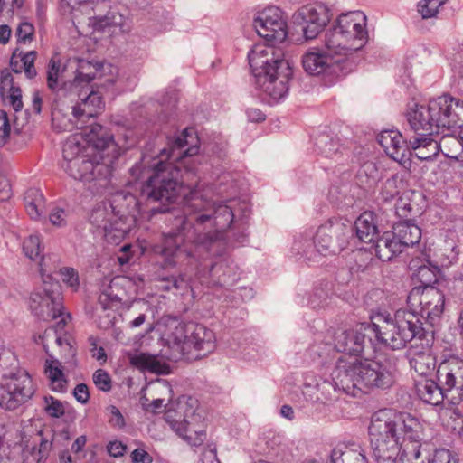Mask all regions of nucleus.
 <instances>
[{
	"instance_id": "obj_52",
	"label": "nucleus",
	"mask_w": 463,
	"mask_h": 463,
	"mask_svg": "<svg viewBox=\"0 0 463 463\" xmlns=\"http://www.w3.org/2000/svg\"><path fill=\"white\" fill-rule=\"evenodd\" d=\"M118 302V298L116 295H110L108 292H102L98 299L96 307H99L101 312L113 310L114 306Z\"/></svg>"
},
{
	"instance_id": "obj_2",
	"label": "nucleus",
	"mask_w": 463,
	"mask_h": 463,
	"mask_svg": "<svg viewBox=\"0 0 463 463\" xmlns=\"http://www.w3.org/2000/svg\"><path fill=\"white\" fill-rule=\"evenodd\" d=\"M198 147L192 146L184 151L185 161L184 192L181 203L184 204V216L176 219L175 229L164 234L161 244L156 245L155 252L164 259L163 267L172 268L177 263L187 260V265L197 269L201 261L214 255V248L219 245L223 232L233 222L242 221L250 212V204L245 201L230 200L226 203H216L206 198L198 186L197 174L192 167L195 159H190L197 154Z\"/></svg>"
},
{
	"instance_id": "obj_15",
	"label": "nucleus",
	"mask_w": 463,
	"mask_h": 463,
	"mask_svg": "<svg viewBox=\"0 0 463 463\" xmlns=\"http://www.w3.org/2000/svg\"><path fill=\"white\" fill-rule=\"evenodd\" d=\"M408 303L411 307H419L418 311H412L418 320V316H420L430 326H434L443 313L445 296L435 287L413 288L409 293ZM418 325L423 328L420 321Z\"/></svg>"
},
{
	"instance_id": "obj_31",
	"label": "nucleus",
	"mask_w": 463,
	"mask_h": 463,
	"mask_svg": "<svg viewBox=\"0 0 463 463\" xmlns=\"http://www.w3.org/2000/svg\"><path fill=\"white\" fill-rule=\"evenodd\" d=\"M331 460L333 463H368L364 450L354 442L335 447L331 453Z\"/></svg>"
},
{
	"instance_id": "obj_30",
	"label": "nucleus",
	"mask_w": 463,
	"mask_h": 463,
	"mask_svg": "<svg viewBox=\"0 0 463 463\" xmlns=\"http://www.w3.org/2000/svg\"><path fill=\"white\" fill-rule=\"evenodd\" d=\"M304 386V392L306 394L309 395L311 399L322 403L335 401L338 398V395L342 393L340 390H336L335 388V383L331 379L324 380L320 383H316L315 384H312L311 383H305Z\"/></svg>"
},
{
	"instance_id": "obj_63",
	"label": "nucleus",
	"mask_w": 463,
	"mask_h": 463,
	"mask_svg": "<svg viewBox=\"0 0 463 463\" xmlns=\"http://www.w3.org/2000/svg\"><path fill=\"white\" fill-rule=\"evenodd\" d=\"M167 281L171 283V285L165 286L166 290H170L171 288L181 289L188 287V282L183 275L179 278L172 277V279Z\"/></svg>"
},
{
	"instance_id": "obj_60",
	"label": "nucleus",
	"mask_w": 463,
	"mask_h": 463,
	"mask_svg": "<svg viewBox=\"0 0 463 463\" xmlns=\"http://www.w3.org/2000/svg\"><path fill=\"white\" fill-rule=\"evenodd\" d=\"M133 463H152V457L142 449H136L131 453Z\"/></svg>"
},
{
	"instance_id": "obj_61",
	"label": "nucleus",
	"mask_w": 463,
	"mask_h": 463,
	"mask_svg": "<svg viewBox=\"0 0 463 463\" xmlns=\"http://www.w3.org/2000/svg\"><path fill=\"white\" fill-rule=\"evenodd\" d=\"M458 402L456 403V406H451L450 408L446 409V413L454 414L456 419L462 418L463 411V389L458 392Z\"/></svg>"
},
{
	"instance_id": "obj_7",
	"label": "nucleus",
	"mask_w": 463,
	"mask_h": 463,
	"mask_svg": "<svg viewBox=\"0 0 463 463\" xmlns=\"http://www.w3.org/2000/svg\"><path fill=\"white\" fill-rule=\"evenodd\" d=\"M411 129L419 136H431L451 128H460L463 140V101L449 95L413 104L406 113Z\"/></svg>"
},
{
	"instance_id": "obj_46",
	"label": "nucleus",
	"mask_w": 463,
	"mask_h": 463,
	"mask_svg": "<svg viewBox=\"0 0 463 463\" xmlns=\"http://www.w3.org/2000/svg\"><path fill=\"white\" fill-rule=\"evenodd\" d=\"M445 2L446 0H420L418 4V12L423 19L434 17Z\"/></svg>"
},
{
	"instance_id": "obj_62",
	"label": "nucleus",
	"mask_w": 463,
	"mask_h": 463,
	"mask_svg": "<svg viewBox=\"0 0 463 463\" xmlns=\"http://www.w3.org/2000/svg\"><path fill=\"white\" fill-rule=\"evenodd\" d=\"M12 196V190L9 181L0 177V201L5 202Z\"/></svg>"
},
{
	"instance_id": "obj_23",
	"label": "nucleus",
	"mask_w": 463,
	"mask_h": 463,
	"mask_svg": "<svg viewBox=\"0 0 463 463\" xmlns=\"http://www.w3.org/2000/svg\"><path fill=\"white\" fill-rule=\"evenodd\" d=\"M377 140L390 158L405 168L411 166L410 156L411 152L400 131L396 129L383 130Z\"/></svg>"
},
{
	"instance_id": "obj_34",
	"label": "nucleus",
	"mask_w": 463,
	"mask_h": 463,
	"mask_svg": "<svg viewBox=\"0 0 463 463\" xmlns=\"http://www.w3.org/2000/svg\"><path fill=\"white\" fill-rule=\"evenodd\" d=\"M131 364L141 371H147L156 374H167L169 366L162 362L156 355L147 353H140L133 355Z\"/></svg>"
},
{
	"instance_id": "obj_16",
	"label": "nucleus",
	"mask_w": 463,
	"mask_h": 463,
	"mask_svg": "<svg viewBox=\"0 0 463 463\" xmlns=\"http://www.w3.org/2000/svg\"><path fill=\"white\" fill-rule=\"evenodd\" d=\"M356 388L358 394L364 389L388 388L393 383V371L390 364L379 361L355 358Z\"/></svg>"
},
{
	"instance_id": "obj_50",
	"label": "nucleus",
	"mask_w": 463,
	"mask_h": 463,
	"mask_svg": "<svg viewBox=\"0 0 463 463\" xmlns=\"http://www.w3.org/2000/svg\"><path fill=\"white\" fill-rule=\"evenodd\" d=\"M62 281L73 291H77L80 286L79 274L73 268L65 267L60 269Z\"/></svg>"
},
{
	"instance_id": "obj_57",
	"label": "nucleus",
	"mask_w": 463,
	"mask_h": 463,
	"mask_svg": "<svg viewBox=\"0 0 463 463\" xmlns=\"http://www.w3.org/2000/svg\"><path fill=\"white\" fill-rule=\"evenodd\" d=\"M73 395L79 402L82 404L87 403L90 400L88 386L85 383L77 384L74 388Z\"/></svg>"
},
{
	"instance_id": "obj_1",
	"label": "nucleus",
	"mask_w": 463,
	"mask_h": 463,
	"mask_svg": "<svg viewBox=\"0 0 463 463\" xmlns=\"http://www.w3.org/2000/svg\"><path fill=\"white\" fill-rule=\"evenodd\" d=\"M193 129L185 128L174 140L170 151L147 144L141 160L129 170L131 176L138 180L147 175L140 187V197L128 191L117 192L109 205L95 208L90 222L99 235L111 244H118L135 226L138 215L145 212L142 202L160 203L162 207L151 208L150 212L165 213L167 205L178 202L184 192V152H177L187 144Z\"/></svg>"
},
{
	"instance_id": "obj_42",
	"label": "nucleus",
	"mask_w": 463,
	"mask_h": 463,
	"mask_svg": "<svg viewBox=\"0 0 463 463\" xmlns=\"http://www.w3.org/2000/svg\"><path fill=\"white\" fill-rule=\"evenodd\" d=\"M70 208L65 203H56L51 205L48 214L49 222L57 228H64L68 224Z\"/></svg>"
},
{
	"instance_id": "obj_54",
	"label": "nucleus",
	"mask_w": 463,
	"mask_h": 463,
	"mask_svg": "<svg viewBox=\"0 0 463 463\" xmlns=\"http://www.w3.org/2000/svg\"><path fill=\"white\" fill-rule=\"evenodd\" d=\"M34 33V28L32 24L24 22L21 23L16 31V37L19 43H25L31 41Z\"/></svg>"
},
{
	"instance_id": "obj_13",
	"label": "nucleus",
	"mask_w": 463,
	"mask_h": 463,
	"mask_svg": "<svg viewBox=\"0 0 463 463\" xmlns=\"http://www.w3.org/2000/svg\"><path fill=\"white\" fill-rule=\"evenodd\" d=\"M90 131V141L94 148H99L105 158L111 159V164L120 151L128 150L137 143L135 130L129 128L118 127L115 135H109L101 125L92 124Z\"/></svg>"
},
{
	"instance_id": "obj_35",
	"label": "nucleus",
	"mask_w": 463,
	"mask_h": 463,
	"mask_svg": "<svg viewBox=\"0 0 463 463\" xmlns=\"http://www.w3.org/2000/svg\"><path fill=\"white\" fill-rule=\"evenodd\" d=\"M169 423L172 430L192 446H200L206 437L204 430L193 429L186 420H172Z\"/></svg>"
},
{
	"instance_id": "obj_36",
	"label": "nucleus",
	"mask_w": 463,
	"mask_h": 463,
	"mask_svg": "<svg viewBox=\"0 0 463 463\" xmlns=\"http://www.w3.org/2000/svg\"><path fill=\"white\" fill-rule=\"evenodd\" d=\"M414 156L420 160H430L439 152L438 141L431 137H415L410 141Z\"/></svg>"
},
{
	"instance_id": "obj_6",
	"label": "nucleus",
	"mask_w": 463,
	"mask_h": 463,
	"mask_svg": "<svg viewBox=\"0 0 463 463\" xmlns=\"http://www.w3.org/2000/svg\"><path fill=\"white\" fill-rule=\"evenodd\" d=\"M90 129L84 138L81 133H77L67 138L63 145V163L61 167L73 179L90 183L92 181L102 182L100 185H106L111 175V159L105 158L99 148H90L93 146L90 141Z\"/></svg>"
},
{
	"instance_id": "obj_5",
	"label": "nucleus",
	"mask_w": 463,
	"mask_h": 463,
	"mask_svg": "<svg viewBox=\"0 0 463 463\" xmlns=\"http://www.w3.org/2000/svg\"><path fill=\"white\" fill-rule=\"evenodd\" d=\"M249 64L255 78L257 88L277 103L288 92V82L292 77L291 66L282 50L273 45L258 43L248 53Z\"/></svg>"
},
{
	"instance_id": "obj_17",
	"label": "nucleus",
	"mask_w": 463,
	"mask_h": 463,
	"mask_svg": "<svg viewBox=\"0 0 463 463\" xmlns=\"http://www.w3.org/2000/svg\"><path fill=\"white\" fill-rule=\"evenodd\" d=\"M35 392L33 383L26 372H18L6 378L0 390V407L13 411L29 401Z\"/></svg>"
},
{
	"instance_id": "obj_22",
	"label": "nucleus",
	"mask_w": 463,
	"mask_h": 463,
	"mask_svg": "<svg viewBox=\"0 0 463 463\" xmlns=\"http://www.w3.org/2000/svg\"><path fill=\"white\" fill-rule=\"evenodd\" d=\"M355 358H345L340 355L330 373V379L335 388L347 395L357 396Z\"/></svg>"
},
{
	"instance_id": "obj_12",
	"label": "nucleus",
	"mask_w": 463,
	"mask_h": 463,
	"mask_svg": "<svg viewBox=\"0 0 463 463\" xmlns=\"http://www.w3.org/2000/svg\"><path fill=\"white\" fill-rule=\"evenodd\" d=\"M43 293L35 292L31 295L29 307L35 316L43 320L61 317V320L54 327L46 329L43 335L39 337L45 352L48 353V342L50 339L54 340L59 346L62 345V339L58 335V331L63 330L67 319H70L71 317L69 314L63 313L62 298L59 291V283L47 281L43 274Z\"/></svg>"
},
{
	"instance_id": "obj_3",
	"label": "nucleus",
	"mask_w": 463,
	"mask_h": 463,
	"mask_svg": "<svg viewBox=\"0 0 463 463\" xmlns=\"http://www.w3.org/2000/svg\"><path fill=\"white\" fill-rule=\"evenodd\" d=\"M369 435L376 463H402L404 458L418 459L423 427L407 412L383 409L371 418Z\"/></svg>"
},
{
	"instance_id": "obj_37",
	"label": "nucleus",
	"mask_w": 463,
	"mask_h": 463,
	"mask_svg": "<svg viewBox=\"0 0 463 463\" xmlns=\"http://www.w3.org/2000/svg\"><path fill=\"white\" fill-rule=\"evenodd\" d=\"M316 146L319 152L326 158L337 162L343 156V148L339 144L338 138L323 134L317 138Z\"/></svg>"
},
{
	"instance_id": "obj_38",
	"label": "nucleus",
	"mask_w": 463,
	"mask_h": 463,
	"mask_svg": "<svg viewBox=\"0 0 463 463\" xmlns=\"http://www.w3.org/2000/svg\"><path fill=\"white\" fill-rule=\"evenodd\" d=\"M45 373L54 392H64L66 391L67 381L58 360H46Z\"/></svg>"
},
{
	"instance_id": "obj_51",
	"label": "nucleus",
	"mask_w": 463,
	"mask_h": 463,
	"mask_svg": "<svg viewBox=\"0 0 463 463\" xmlns=\"http://www.w3.org/2000/svg\"><path fill=\"white\" fill-rule=\"evenodd\" d=\"M96 312V322L98 326L102 329H108L114 324L115 314L114 310H108L107 312H101L99 307L95 308Z\"/></svg>"
},
{
	"instance_id": "obj_14",
	"label": "nucleus",
	"mask_w": 463,
	"mask_h": 463,
	"mask_svg": "<svg viewBox=\"0 0 463 463\" xmlns=\"http://www.w3.org/2000/svg\"><path fill=\"white\" fill-rule=\"evenodd\" d=\"M344 57L342 53L328 49L324 43V48H308L301 56V64L307 74L331 80L339 77Z\"/></svg>"
},
{
	"instance_id": "obj_59",
	"label": "nucleus",
	"mask_w": 463,
	"mask_h": 463,
	"mask_svg": "<svg viewBox=\"0 0 463 463\" xmlns=\"http://www.w3.org/2000/svg\"><path fill=\"white\" fill-rule=\"evenodd\" d=\"M126 445L123 444L121 441L114 440L110 441L108 444V452L110 456L114 458H118L124 455L126 451Z\"/></svg>"
},
{
	"instance_id": "obj_10",
	"label": "nucleus",
	"mask_w": 463,
	"mask_h": 463,
	"mask_svg": "<svg viewBox=\"0 0 463 463\" xmlns=\"http://www.w3.org/2000/svg\"><path fill=\"white\" fill-rule=\"evenodd\" d=\"M169 359H199L215 349V335L203 325L179 323L165 338Z\"/></svg>"
},
{
	"instance_id": "obj_41",
	"label": "nucleus",
	"mask_w": 463,
	"mask_h": 463,
	"mask_svg": "<svg viewBox=\"0 0 463 463\" xmlns=\"http://www.w3.org/2000/svg\"><path fill=\"white\" fill-rule=\"evenodd\" d=\"M439 151L448 158L458 159L463 155V140L454 135H444L438 142Z\"/></svg>"
},
{
	"instance_id": "obj_47",
	"label": "nucleus",
	"mask_w": 463,
	"mask_h": 463,
	"mask_svg": "<svg viewBox=\"0 0 463 463\" xmlns=\"http://www.w3.org/2000/svg\"><path fill=\"white\" fill-rule=\"evenodd\" d=\"M43 402V410L50 417L61 418L65 414L64 404L58 399H55L54 397L48 395L44 396Z\"/></svg>"
},
{
	"instance_id": "obj_9",
	"label": "nucleus",
	"mask_w": 463,
	"mask_h": 463,
	"mask_svg": "<svg viewBox=\"0 0 463 463\" xmlns=\"http://www.w3.org/2000/svg\"><path fill=\"white\" fill-rule=\"evenodd\" d=\"M353 234L352 225L334 219L321 224L315 233L301 234L292 246V250L307 260L317 262L321 256L335 255L348 244Z\"/></svg>"
},
{
	"instance_id": "obj_64",
	"label": "nucleus",
	"mask_w": 463,
	"mask_h": 463,
	"mask_svg": "<svg viewBox=\"0 0 463 463\" xmlns=\"http://www.w3.org/2000/svg\"><path fill=\"white\" fill-rule=\"evenodd\" d=\"M246 113H247V117L250 121L260 122V121H263L265 119L264 113L259 109H255V108L249 109L246 111Z\"/></svg>"
},
{
	"instance_id": "obj_28",
	"label": "nucleus",
	"mask_w": 463,
	"mask_h": 463,
	"mask_svg": "<svg viewBox=\"0 0 463 463\" xmlns=\"http://www.w3.org/2000/svg\"><path fill=\"white\" fill-rule=\"evenodd\" d=\"M370 250H373L375 255L383 261L391 260L403 250L391 232H385L381 237L376 238Z\"/></svg>"
},
{
	"instance_id": "obj_44",
	"label": "nucleus",
	"mask_w": 463,
	"mask_h": 463,
	"mask_svg": "<svg viewBox=\"0 0 463 463\" xmlns=\"http://www.w3.org/2000/svg\"><path fill=\"white\" fill-rule=\"evenodd\" d=\"M401 184L402 182L399 180L398 176L393 175L388 178L381 190L382 199L385 202H391L395 200L396 197H399Z\"/></svg>"
},
{
	"instance_id": "obj_26",
	"label": "nucleus",
	"mask_w": 463,
	"mask_h": 463,
	"mask_svg": "<svg viewBox=\"0 0 463 463\" xmlns=\"http://www.w3.org/2000/svg\"><path fill=\"white\" fill-rule=\"evenodd\" d=\"M463 243V219H456L452 227L449 228L445 240L444 250H449V254L442 261L443 264H454L457 262L460 253L459 244Z\"/></svg>"
},
{
	"instance_id": "obj_40",
	"label": "nucleus",
	"mask_w": 463,
	"mask_h": 463,
	"mask_svg": "<svg viewBox=\"0 0 463 463\" xmlns=\"http://www.w3.org/2000/svg\"><path fill=\"white\" fill-rule=\"evenodd\" d=\"M124 17L114 12H109L105 16L94 17L92 26L97 31H107L109 33H116L122 31Z\"/></svg>"
},
{
	"instance_id": "obj_25",
	"label": "nucleus",
	"mask_w": 463,
	"mask_h": 463,
	"mask_svg": "<svg viewBox=\"0 0 463 463\" xmlns=\"http://www.w3.org/2000/svg\"><path fill=\"white\" fill-rule=\"evenodd\" d=\"M414 386L416 395L425 403L437 406L447 398V392L443 386L428 377L415 380Z\"/></svg>"
},
{
	"instance_id": "obj_18",
	"label": "nucleus",
	"mask_w": 463,
	"mask_h": 463,
	"mask_svg": "<svg viewBox=\"0 0 463 463\" xmlns=\"http://www.w3.org/2000/svg\"><path fill=\"white\" fill-rule=\"evenodd\" d=\"M331 19L329 8L319 2L308 3L293 14L294 23L302 28L306 40H314L325 29Z\"/></svg>"
},
{
	"instance_id": "obj_11",
	"label": "nucleus",
	"mask_w": 463,
	"mask_h": 463,
	"mask_svg": "<svg viewBox=\"0 0 463 463\" xmlns=\"http://www.w3.org/2000/svg\"><path fill=\"white\" fill-rule=\"evenodd\" d=\"M367 17L362 11L341 14L325 33L326 46L345 57L362 49L368 39Z\"/></svg>"
},
{
	"instance_id": "obj_21",
	"label": "nucleus",
	"mask_w": 463,
	"mask_h": 463,
	"mask_svg": "<svg viewBox=\"0 0 463 463\" xmlns=\"http://www.w3.org/2000/svg\"><path fill=\"white\" fill-rule=\"evenodd\" d=\"M65 95L77 96L80 99V102L72 108V115L77 120V128H83L85 118L95 117L104 107L100 90H94L93 86L79 88L78 90H67Z\"/></svg>"
},
{
	"instance_id": "obj_39",
	"label": "nucleus",
	"mask_w": 463,
	"mask_h": 463,
	"mask_svg": "<svg viewBox=\"0 0 463 463\" xmlns=\"http://www.w3.org/2000/svg\"><path fill=\"white\" fill-rule=\"evenodd\" d=\"M36 58V52L32 51L24 53L23 56L13 55L10 61V65L14 72L22 73L24 71L27 78L32 79L36 75L34 68V61Z\"/></svg>"
},
{
	"instance_id": "obj_33",
	"label": "nucleus",
	"mask_w": 463,
	"mask_h": 463,
	"mask_svg": "<svg viewBox=\"0 0 463 463\" xmlns=\"http://www.w3.org/2000/svg\"><path fill=\"white\" fill-rule=\"evenodd\" d=\"M337 353L338 351L335 348V342L334 346L329 342L316 343L307 350L311 360L321 367H326L331 364H335L336 359L339 357L337 356Z\"/></svg>"
},
{
	"instance_id": "obj_45",
	"label": "nucleus",
	"mask_w": 463,
	"mask_h": 463,
	"mask_svg": "<svg viewBox=\"0 0 463 463\" xmlns=\"http://www.w3.org/2000/svg\"><path fill=\"white\" fill-rule=\"evenodd\" d=\"M437 271L438 265H420L417 269L416 277L420 283L425 285V287H430V284L435 282L437 280Z\"/></svg>"
},
{
	"instance_id": "obj_8",
	"label": "nucleus",
	"mask_w": 463,
	"mask_h": 463,
	"mask_svg": "<svg viewBox=\"0 0 463 463\" xmlns=\"http://www.w3.org/2000/svg\"><path fill=\"white\" fill-rule=\"evenodd\" d=\"M104 72L111 74L105 79L104 83L114 84V74H118V69L111 64L71 59L65 65H61L59 61L52 58L48 64L47 84L51 90L66 94L67 90H78L79 88L90 86V81L101 78Z\"/></svg>"
},
{
	"instance_id": "obj_43",
	"label": "nucleus",
	"mask_w": 463,
	"mask_h": 463,
	"mask_svg": "<svg viewBox=\"0 0 463 463\" xmlns=\"http://www.w3.org/2000/svg\"><path fill=\"white\" fill-rule=\"evenodd\" d=\"M24 254L31 260H43L42 252L43 247L42 245L41 236L38 234H32L28 236L23 244Z\"/></svg>"
},
{
	"instance_id": "obj_48",
	"label": "nucleus",
	"mask_w": 463,
	"mask_h": 463,
	"mask_svg": "<svg viewBox=\"0 0 463 463\" xmlns=\"http://www.w3.org/2000/svg\"><path fill=\"white\" fill-rule=\"evenodd\" d=\"M427 463H458V460L452 451L439 449L428 457Z\"/></svg>"
},
{
	"instance_id": "obj_27",
	"label": "nucleus",
	"mask_w": 463,
	"mask_h": 463,
	"mask_svg": "<svg viewBox=\"0 0 463 463\" xmlns=\"http://www.w3.org/2000/svg\"><path fill=\"white\" fill-rule=\"evenodd\" d=\"M391 232L401 244L402 250L419 243L421 239L420 228L410 220L395 223Z\"/></svg>"
},
{
	"instance_id": "obj_53",
	"label": "nucleus",
	"mask_w": 463,
	"mask_h": 463,
	"mask_svg": "<svg viewBox=\"0 0 463 463\" xmlns=\"http://www.w3.org/2000/svg\"><path fill=\"white\" fill-rule=\"evenodd\" d=\"M10 123L7 113L0 110V147L5 146L10 136Z\"/></svg>"
},
{
	"instance_id": "obj_19",
	"label": "nucleus",
	"mask_w": 463,
	"mask_h": 463,
	"mask_svg": "<svg viewBox=\"0 0 463 463\" xmlns=\"http://www.w3.org/2000/svg\"><path fill=\"white\" fill-rule=\"evenodd\" d=\"M253 26L258 35L267 41L282 43L288 35L282 11L276 6H269L257 12Z\"/></svg>"
},
{
	"instance_id": "obj_29",
	"label": "nucleus",
	"mask_w": 463,
	"mask_h": 463,
	"mask_svg": "<svg viewBox=\"0 0 463 463\" xmlns=\"http://www.w3.org/2000/svg\"><path fill=\"white\" fill-rule=\"evenodd\" d=\"M353 232L362 242L372 244L378 238L379 231L373 213L364 212L355 221Z\"/></svg>"
},
{
	"instance_id": "obj_58",
	"label": "nucleus",
	"mask_w": 463,
	"mask_h": 463,
	"mask_svg": "<svg viewBox=\"0 0 463 463\" xmlns=\"http://www.w3.org/2000/svg\"><path fill=\"white\" fill-rule=\"evenodd\" d=\"M108 411L111 415V417L109 419V422L113 426L121 428L125 425L124 418H123L120 411L116 406H114V405L109 406Z\"/></svg>"
},
{
	"instance_id": "obj_55",
	"label": "nucleus",
	"mask_w": 463,
	"mask_h": 463,
	"mask_svg": "<svg viewBox=\"0 0 463 463\" xmlns=\"http://www.w3.org/2000/svg\"><path fill=\"white\" fill-rule=\"evenodd\" d=\"M8 92V100L10 105L13 107V109L15 111H19L23 108V101H22V91L20 88L14 87L9 90Z\"/></svg>"
},
{
	"instance_id": "obj_4",
	"label": "nucleus",
	"mask_w": 463,
	"mask_h": 463,
	"mask_svg": "<svg viewBox=\"0 0 463 463\" xmlns=\"http://www.w3.org/2000/svg\"><path fill=\"white\" fill-rule=\"evenodd\" d=\"M417 317L407 310H397L393 316L377 313L371 324H359L351 329H339L333 338L338 352L358 355L363 353L367 332L374 334L376 340L392 350L404 348L411 340L424 334L418 325Z\"/></svg>"
},
{
	"instance_id": "obj_56",
	"label": "nucleus",
	"mask_w": 463,
	"mask_h": 463,
	"mask_svg": "<svg viewBox=\"0 0 463 463\" xmlns=\"http://www.w3.org/2000/svg\"><path fill=\"white\" fill-rule=\"evenodd\" d=\"M14 78L12 73L8 70H4L1 72L0 77V90L1 93L4 96L5 91L14 88Z\"/></svg>"
},
{
	"instance_id": "obj_32",
	"label": "nucleus",
	"mask_w": 463,
	"mask_h": 463,
	"mask_svg": "<svg viewBox=\"0 0 463 463\" xmlns=\"http://www.w3.org/2000/svg\"><path fill=\"white\" fill-rule=\"evenodd\" d=\"M24 207L32 220L40 221L45 218L46 200L38 188H29L24 196Z\"/></svg>"
},
{
	"instance_id": "obj_24",
	"label": "nucleus",
	"mask_w": 463,
	"mask_h": 463,
	"mask_svg": "<svg viewBox=\"0 0 463 463\" xmlns=\"http://www.w3.org/2000/svg\"><path fill=\"white\" fill-rule=\"evenodd\" d=\"M437 378L447 393L463 390V360L453 355L442 360L437 368Z\"/></svg>"
},
{
	"instance_id": "obj_49",
	"label": "nucleus",
	"mask_w": 463,
	"mask_h": 463,
	"mask_svg": "<svg viewBox=\"0 0 463 463\" xmlns=\"http://www.w3.org/2000/svg\"><path fill=\"white\" fill-rule=\"evenodd\" d=\"M93 383L95 386L104 392H108L111 390V378L109 374L103 369H98L94 372Z\"/></svg>"
},
{
	"instance_id": "obj_20",
	"label": "nucleus",
	"mask_w": 463,
	"mask_h": 463,
	"mask_svg": "<svg viewBox=\"0 0 463 463\" xmlns=\"http://www.w3.org/2000/svg\"><path fill=\"white\" fill-rule=\"evenodd\" d=\"M424 334L420 336L412 338L411 341H423L425 344L419 345L417 343L411 345L409 349L407 355L409 359L410 367L419 376L428 377L432 375L437 367L436 353L432 347L433 336L422 328Z\"/></svg>"
}]
</instances>
